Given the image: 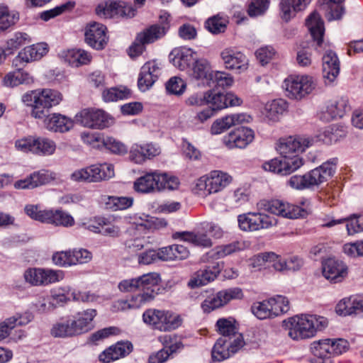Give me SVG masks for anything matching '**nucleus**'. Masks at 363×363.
Segmentation results:
<instances>
[{
    "label": "nucleus",
    "instance_id": "nucleus-21",
    "mask_svg": "<svg viewBox=\"0 0 363 363\" xmlns=\"http://www.w3.org/2000/svg\"><path fill=\"white\" fill-rule=\"evenodd\" d=\"M337 159L324 162L323 164L306 173L311 188L328 181L334 174Z\"/></svg>",
    "mask_w": 363,
    "mask_h": 363
},
{
    "label": "nucleus",
    "instance_id": "nucleus-51",
    "mask_svg": "<svg viewBox=\"0 0 363 363\" xmlns=\"http://www.w3.org/2000/svg\"><path fill=\"white\" fill-rule=\"evenodd\" d=\"M176 236L181 240L192 243L194 245L208 247L212 246L211 240L203 233L191 232L177 233Z\"/></svg>",
    "mask_w": 363,
    "mask_h": 363
},
{
    "label": "nucleus",
    "instance_id": "nucleus-18",
    "mask_svg": "<svg viewBox=\"0 0 363 363\" xmlns=\"http://www.w3.org/2000/svg\"><path fill=\"white\" fill-rule=\"evenodd\" d=\"M249 245V242L244 240H237L226 245H218L208 251L205 255L203 259L211 262L223 259L248 248Z\"/></svg>",
    "mask_w": 363,
    "mask_h": 363
},
{
    "label": "nucleus",
    "instance_id": "nucleus-59",
    "mask_svg": "<svg viewBox=\"0 0 363 363\" xmlns=\"http://www.w3.org/2000/svg\"><path fill=\"white\" fill-rule=\"evenodd\" d=\"M270 308L269 300H264L255 303L252 306V312L260 320L272 318L274 317Z\"/></svg>",
    "mask_w": 363,
    "mask_h": 363
},
{
    "label": "nucleus",
    "instance_id": "nucleus-32",
    "mask_svg": "<svg viewBox=\"0 0 363 363\" xmlns=\"http://www.w3.org/2000/svg\"><path fill=\"white\" fill-rule=\"evenodd\" d=\"M196 52L191 48H176L170 53L173 65L181 70L187 69L191 63L196 60Z\"/></svg>",
    "mask_w": 363,
    "mask_h": 363
},
{
    "label": "nucleus",
    "instance_id": "nucleus-61",
    "mask_svg": "<svg viewBox=\"0 0 363 363\" xmlns=\"http://www.w3.org/2000/svg\"><path fill=\"white\" fill-rule=\"evenodd\" d=\"M34 188L46 184L55 179V174L49 170L41 169L30 174Z\"/></svg>",
    "mask_w": 363,
    "mask_h": 363
},
{
    "label": "nucleus",
    "instance_id": "nucleus-20",
    "mask_svg": "<svg viewBox=\"0 0 363 363\" xmlns=\"http://www.w3.org/2000/svg\"><path fill=\"white\" fill-rule=\"evenodd\" d=\"M160 147L152 143L133 144L129 152L130 160L135 164H143L146 160H151L159 155Z\"/></svg>",
    "mask_w": 363,
    "mask_h": 363
},
{
    "label": "nucleus",
    "instance_id": "nucleus-22",
    "mask_svg": "<svg viewBox=\"0 0 363 363\" xmlns=\"http://www.w3.org/2000/svg\"><path fill=\"white\" fill-rule=\"evenodd\" d=\"M223 267V263H217L211 269L207 267L204 269H201L195 272L188 281L187 286L191 289H196L214 281L221 269Z\"/></svg>",
    "mask_w": 363,
    "mask_h": 363
},
{
    "label": "nucleus",
    "instance_id": "nucleus-64",
    "mask_svg": "<svg viewBox=\"0 0 363 363\" xmlns=\"http://www.w3.org/2000/svg\"><path fill=\"white\" fill-rule=\"evenodd\" d=\"M71 292V288L68 286L57 288L51 291L50 300L54 303V308L57 305H63L69 300L68 295Z\"/></svg>",
    "mask_w": 363,
    "mask_h": 363
},
{
    "label": "nucleus",
    "instance_id": "nucleus-25",
    "mask_svg": "<svg viewBox=\"0 0 363 363\" xmlns=\"http://www.w3.org/2000/svg\"><path fill=\"white\" fill-rule=\"evenodd\" d=\"M208 96H209L208 104H211L213 110L240 106L242 103V100L232 92L223 94L215 91H208Z\"/></svg>",
    "mask_w": 363,
    "mask_h": 363
},
{
    "label": "nucleus",
    "instance_id": "nucleus-10",
    "mask_svg": "<svg viewBox=\"0 0 363 363\" xmlns=\"http://www.w3.org/2000/svg\"><path fill=\"white\" fill-rule=\"evenodd\" d=\"M235 340H229L220 337L215 343L212 350V358L215 361H223L237 352L244 345L242 335H236Z\"/></svg>",
    "mask_w": 363,
    "mask_h": 363
},
{
    "label": "nucleus",
    "instance_id": "nucleus-29",
    "mask_svg": "<svg viewBox=\"0 0 363 363\" xmlns=\"http://www.w3.org/2000/svg\"><path fill=\"white\" fill-rule=\"evenodd\" d=\"M329 340H320L311 344L310 350L312 357L311 363H333V355L330 351Z\"/></svg>",
    "mask_w": 363,
    "mask_h": 363
},
{
    "label": "nucleus",
    "instance_id": "nucleus-8",
    "mask_svg": "<svg viewBox=\"0 0 363 363\" xmlns=\"http://www.w3.org/2000/svg\"><path fill=\"white\" fill-rule=\"evenodd\" d=\"M303 165V160L299 155H282L281 159L274 158L262 164L264 170L289 175Z\"/></svg>",
    "mask_w": 363,
    "mask_h": 363
},
{
    "label": "nucleus",
    "instance_id": "nucleus-48",
    "mask_svg": "<svg viewBox=\"0 0 363 363\" xmlns=\"http://www.w3.org/2000/svg\"><path fill=\"white\" fill-rule=\"evenodd\" d=\"M18 20L17 11L11 10L5 4H0V33L14 26Z\"/></svg>",
    "mask_w": 363,
    "mask_h": 363
},
{
    "label": "nucleus",
    "instance_id": "nucleus-7",
    "mask_svg": "<svg viewBox=\"0 0 363 363\" xmlns=\"http://www.w3.org/2000/svg\"><path fill=\"white\" fill-rule=\"evenodd\" d=\"M239 228L245 232H254L274 226L277 220L265 213H247L238 217Z\"/></svg>",
    "mask_w": 363,
    "mask_h": 363
},
{
    "label": "nucleus",
    "instance_id": "nucleus-53",
    "mask_svg": "<svg viewBox=\"0 0 363 363\" xmlns=\"http://www.w3.org/2000/svg\"><path fill=\"white\" fill-rule=\"evenodd\" d=\"M132 223L138 230H149L157 228L159 220L155 217L143 214L141 216H135L132 218Z\"/></svg>",
    "mask_w": 363,
    "mask_h": 363
},
{
    "label": "nucleus",
    "instance_id": "nucleus-63",
    "mask_svg": "<svg viewBox=\"0 0 363 363\" xmlns=\"http://www.w3.org/2000/svg\"><path fill=\"white\" fill-rule=\"evenodd\" d=\"M269 0H252L247 8V13L251 17L264 14L269 6Z\"/></svg>",
    "mask_w": 363,
    "mask_h": 363
},
{
    "label": "nucleus",
    "instance_id": "nucleus-17",
    "mask_svg": "<svg viewBox=\"0 0 363 363\" xmlns=\"http://www.w3.org/2000/svg\"><path fill=\"white\" fill-rule=\"evenodd\" d=\"M220 57L227 69L244 72L248 68V60L241 52L233 48H226L220 52Z\"/></svg>",
    "mask_w": 363,
    "mask_h": 363
},
{
    "label": "nucleus",
    "instance_id": "nucleus-2",
    "mask_svg": "<svg viewBox=\"0 0 363 363\" xmlns=\"http://www.w3.org/2000/svg\"><path fill=\"white\" fill-rule=\"evenodd\" d=\"M290 323L289 336L293 340H300L315 336L317 332L327 328L328 321L323 316L302 314L291 318Z\"/></svg>",
    "mask_w": 363,
    "mask_h": 363
},
{
    "label": "nucleus",
    "instance_id": "nucleus-52",
    "mask_svg": "<svg viewBox=\"0 0 363 363\" xmlns=\"http://www.w3.org/2000/svg\"><path fill=\"white\" fill-rule=\"evenodd\" d=\"M287 108V103L283 99H275L267 104L265 106L266 117L272 121L279 119Z\"/></svg>",
    "mask_w": 363,
    "mask_h": 363
},
{
    "label": "nucleus",
    "instance_id": "nucleus-36",
    "mask_svg": "<svg viewBox=\"0 0 363 363\" xmlns=\"http://www.w3.org/2000/svg\"><path fill=\"white\" fill-rule=\"evenodd\" d=\"M99 225H101V234L113 238H119L124 230V220L121 218H101Z\"/></svg>",
    "mask_w": 363,
    "mask_h": 363
},
{
    "label": "nucleus",
    "instance_id": "nucleus-39",
    "mask_svg": "<svg viewBox=\"0 0 363 363\" xmlns=\"http://www.w3.org/2000/svg\"><path fill=\"white\" fill-rule=\"evenodd\" d=\"M22 67H15L14 71L7 73L3 79V84L8 87H13L23 84H32L34 82L33 76Z\"/></svg>",
    "mask_w": 363,
    "mask_h": 363
},
{
    "label": "nucleus",
    "instance_id": "nucleus-58",
    "mask_svg": "<svg viewBox=\"0 0 363 363\" xmlns=\"http://www.w3.org/2000/svg\"><path fill=\"white\" fill-rule=\"evenodd\" d=\"M52 260L55 265L62 267L74 265L72 250L54 252L52 256Z\"/></svg>",
    "mask_w": 363,
    "mask_h": 363
},
{
    "label": "nucleus",
    "instance_id": "nucleus-40",
    "mask_svg": "<svg viewBox=\"0 0 363 363\" xmlns=\"http://www.w3.org/2000/svg\"><path fill=\"white\" fill-rule=\"evenodd\" d=\"M323 72L325 78L333 82L340 73V62L337 55L327 52L323 57Z\"/></svg>",
    "mask_w": 363,
    "mask_h": 363
},
{
    "label": "nucleus",
    "instance_id": "nucleus-11",
    "mask_svg": "<svg viewBox=\"0 0 363 363\" xmlns=\"http://www.w3.org/2000/svg\"><path fill=\"white\" fill-rule=\"evenodd\" d=\"M266 210L272 214L290 219L304 218L308 213L306 208L277 199L269 201Z\"/></svg>",
    "mask_w": 363,
    "mask_h": 363
},
{
    "label": "nucleus",
    "instance_id": "nucleus-28",
    "mask_svg": "<svg viewBox=\"0 0 363 363\" xmlns=\"http://www.w3.org/2000/svg\"><path fill=\"white\" fill-rule=\"evenodd\" d=\"M44 125L50 131L65 133L74 126V122L68 117L58 113L45 114Z\"/></svg>",
    "mask_w": 363,
    "mask_h": 363
},
{
    "label": "nucleus",
    "instance_id": "nucleus-13",
    "mask_svg": "<svg viewBox=\"0 0 363 363\" xmlns=\"http://www.w3.org/2000/svg\"><path fill=\"white\" fill-rule=\"evenodd\" d=\"M48 52V45L45 43L33 44L25 47L12 61L13 67H24L28 63L38 60Z\"/></svg>",
    "mask_w": 363,
    "mask_h": 363
},
{
    "label": "nucleus",
    "instance_id": "nucleus-62",
    "mask_svg": "<svg viewBox=\"0 0 363 363\" xmlns=\"http://www.w3.org/2000/svg\"><path fill=\"white\" fill-rule=\"evenodd\" d=\"M44 269L30 268L24 273V279L26 282L33 286H43Z\"/></svg>",
    "mask_w": 363,
    "mask_h": 363
},
{
    "label": "nucleus",
    "instance_id": "nucleus-26",
    "mask_svg": "<svg viewBox=\"0 0 363 363\" xmlns=\"http://www.w3.org/2000/svg\"><path fill=\"white\" fill-rule=\"evenodd\" d=\"M133 349V344L129 341L118 342L105 350L99 355V360L104 363L117 360L128 355Z\"/></svg>",
    "mask_w": 363,
    "mask_h": 363
},
{
    "label": "nucleus",
    "instance_id": "nucleus-4",
    "mask_svg": "<svg viewBox=\"0 0 363 363\" xmlns=\"http://www.w3.org/2000/svg\"><path fill=\"white\" fill-rule=\"evenodd\" d=\"M115 175L112 164H95L74 171L70 174V179L75 182H100L108 180Z\"/></svg>",
    "mask_w": 363,
    "mask_h": 363
},
{
    "label": "nucleus",
    "instance_id": "nucleus-50",
    "mask_svg": "<svg viewBox=\"0 0 363 363\" xmlns=\"http://www.w3.org/2000/svg\"><path fill=\"white\" fill-rule=\"evenodd\" d=\"M34 143L33 154L40 156H50L55 152L56 144L51 139L43 137L34 138Z\"/></svg>",
    "mask_w": 363,
    "mask_h": 363
},
{
    "label": "nucleus",
    "instance_id": "nucleus-31",
    "mask_svg": "<svg viewBox=\"0 0 363 363\" xmlns=\"http://www.w3.org/2000/svg\"><path fill=\"white\" fill-rule=\"evenodd\" d=\"M161 279L160 275L155 272L143 274L138 277V289L144 293L152 296V300L159 294L160 283Z\"/></svg>",
    "mask_w": 363,
    "mask_h": 363
},
{
    "label": "nucleus",
    "instance_id": "nucleus-9",
    "mask_svg": "<svg viewBox=\"0 0 363 363\" xmlns=\"http://www.w3.org/2000/svg\"><path fill=\"white\" fill-rule=\"evenodd\" d=\"M244 294L242 289L232 287L223 289L215 295L207 297L201 303V308L205 313L223 307L234 300H242Z\"/></svg>",
    "mask_w": 363,
    "mask_h": 363
},
{
    "label": "nucleus",
    "instance_id": "nucleus-33",
    "mask_svg": "<svg viewBox=\"0 0 363 363\" xmlns=\"http://www.w3.org/2000/svg\"><path fill=\"white\" fill-rule=\"evenodd\" d=\"M169 28L168 22L162 24H154L140 32L137 35V41L143 43H152L164 37Z\"/></svg>",
    "mask_w": 363,
    "mask_h": 363
},
{
    "label": "nucleus",
    "instance_id": "nucleus-60",
    "mask_svg": "<svg viewBox=\"0 0 363 363\" xmlns=\"http://www.w3.org/2000/svg\"><path fill=\"white\" fill-rule=\"evenodd\" d=\"M102 147H104L114 154L121 155L127 152L126 146L111 136H104Z\"/></svg>",
    "mask_w": 363,
    "mask_h": 363
},
{
    "label": "nucleus",
    "instance_id": "nucleus-30",
    "mask_svg": "<svg viewBox=\"0 0 363 363\" xmlns=\"http://www.w3.org/2000/svg\"><path fill=\"white\" fill-rule=\"evenodd\" d=\"M59 56L69 65L78 67L81 65H88L92 60L91 55L82 49H70L62 50Z\"/></svg>",
    "mask_w": 363,
    "mask_h": 363
},
{
    "label": "nucleus",
    "instance_id": "nucleus-43",
    "mask_svg": "<svg viewBox=\"0 0 363 363\" xmlns=\"http://www.w3.org/2000/svg\"><path fill=\"white\" fill-rule=\"evenodd\" d=\"M182 324V317L169 311H162L157 330L160 331H171L178 328Z\"/></svg>",
    "mask_w": 363,
    "mask_h": 363
},
{
    "label": "nucleus",
    "instance_id": "nucleus-15",
    "mask_svg": "<svg viewBox=\"0 0 363 363\" xmlns=\"http://www.w3.org/2000/svg\"><path fill=\"white\" fill-rule=\"evenodd\" d=\"M106 27L97 22H91L85 28V42L96 50H102L107 45Z\"/></svg>",
    "mask_w": 363,
    "mask_h": 363
},
{
    "label": "nucleus",
    "instance_id": "nucleus-41",
    "mask_svg": "<svg viewBox=\"0 0 363 363\" xmlns=\"http://www.w3.org/2000/svg\"><path fill=\"white\" fill-rule=\"evenodd\" d=\"M31 320L30 314L10 317L0 323V341L8 337L18 325H25Z\"/></svg>",
    "mask_w": 363,
    "mask_h": 363
},
{
    "label": "nucleus",
    "instance_id": "nucleus-54",
    "mask_svg": "<svg viewBox=\"0 0 363 363\" xmlns=\"http://www.w3.org/2000/svg\"><path fill=\"white\" fill-rule=\"evenodd\" d=\"M96 13L104 18L119 17L118 1H106L99 4L96 8Z\"/></svg>",
    "mask_w": 363,
    "mask_h": 363
},
{
    "label": "nucleus",
    "instance_id": "nucleus-16",
    "mask_svg": "<svg viewBox=\"0 0 363 363\" xmlns=\"http://www.w3.org/2000/svg\"><path fill=\"white\" fill-rule=\"evenodd\" d=\"M162 64L156 60L148 61L141 67L138 86L140 90L145 91L157 80L162 73Z\"/></svg>",
    "mask_w": 363,
    "mask_h": 363
},
{
    "label": "nucleus",
    "instance_id": "nucleus-37",
    "mask_svg": "<svg viewBox=\"0 0 363 363\" xmlns=\"http://www.w3.org/2000/svg\"><path fill=\"white\" fill-rule=\"evenodd\" d=\"M347 135V126L341 124H333L320 133L318 138L323 143L333 145L344 139Z\"/></svg>",
    "mask_w": 363,
    "mask_h": 363
},
{
    "label": "nucleus",
    "instance_id": "nucleus-19",
    "mask_svg": "<svg viewBox=\"0 0 363 363\" xmlns=\"http://www.w3.org/2000/svg\"><path fill=\"white\" fill-rule=\"evenodd\" d=\"M96 315V310L87 309L79 312L72 318L67 320L73 336L89 331L92 328L91 322Z\"/></svg>",
    "mask_w": 363,
    "mask_h": 363
},
{
    "label": "nucleus",
    "instance_id": "nucleus-23",
    "mask_svg": "<svg viewBox=\"0 0 363 363\" xmlns=\"http://www.w3.org/2000/svg\"><path fill=\"white\" fill-rule=\"evenodd\" d=\"M350 109V107L347 98H337L327 103L325 110L321 113L320 118L325 121L342 118Z\"/></svg>",
    "mask_w": 363,
    "mask_h": 363
},
{
    "label": "nucleus",
    "instance_id": "nucleus-35",
    "mask_svg": "<svg viewBox=\"0 0 363 363\" xmlns=\"http://www.w3.org/2000/svg\"><path fill=\"white\" fill-rule=\"evenodd\" d=\"M335 311L340 315H350L363 312V297L352 296L342 299L336 306Z\"/></svg>",
    "mask_w": 363,
    "mask_h": 363
},
{
    "label": "nucleus",
    "instance_id": "nucleus-1",
    "mask_svg": "<svg viewBox=\"0 0 363 363\" xmlns=\"http://www.w3.org/2000/svg\"><path fill=\"white\" fill-rule=\"evenodd\" d=\"M63 100L60 91L53 89H38L24 94L22 101L32 107L31 116L35 118L43 119L46 112L59 105Z\"/></svg>",
    "mask_w": 363,
    "mask_h": 363
},
{
    "label": "nucleus",
    "instance_id": "nucleus-42",
    "mask_svg": "<svg viewBox=\"0 0 363 363\" xmlns=\"http://www.w3.org/2000/svg\"><path fill=\"white\" fill-rule=\"evenodd\" d=\"M347 222L346 228L349 235H354L363 232V216L353 215L349 218L332 220L330 222L323 224L325 227L330 228L337 224Z\"/></svg>",
    "mask_w": 363,
    "mask_h": 363
},
{
    "label": "nucleus",
    "instance_id": "nucleus-56",
    "mask_svg": "<svg viewBox=\"0 0 363 363\" xmlns=\"http://www.w3.org/2000/svg\"><path fill=\"white\" fill-rule=\"evenodd\" d=\"M228 21L226 18L219 15L209 18L205 23L206 29L213 34L223 33L227 27Z\"/></svg>",
    "mask_w": 363,
    "mask_h": 363
},
{
    "label": "nucleus",
    "instance_id": "nucleus-46",
    "mask_svg": "<svg viewBox=\"0 0 363 363\" xmlns=\"http://www.w3.org/2000/svg\"><path fill=\"white\" fill-rule=\"evenodd\" d=\"M235 323V319L233 318H219L216 323V331L221 335V337H225L229 340H235L236 335L241 334L238 332Z\"/></svg>",
    "mask_w": 363,
    "mask_h": 363
},
{
    "label": "nucleus",
    "instance_id": "nucleus-24",
    "mask_svg": "<svg viewBox=\"0 0 363 363\" xmlns=\"http://www.w3.org/2000/svg\"><path fill=\"white\" fill-rule=\"evenodd\" d=\"M323 274L330 281L340 282L347 274V267L343 262L330 258L323 264Z\"/></svg>",
    "mask_w": 363,
    "mask_h": 363
},
{
    "label": "nucleus",
    "instance_id": "nucleus-14",
    "mask_svg": "<svg viewBox=\"0 0 363 363\" xmlns=\"http://www.w3.org/2000/svg\"><path fill=\"white\" fill-rule=\"evenodd\" d=\"M255 139V132L252 129L240 126L231 130L224 136V145L229 149L245 148Z\"/></svg>",
    "mask_w": 363,
    "mask_h": 363
},
{
    "label": "nucleus",
    "instance_id": "nucleus-5",
    "mask_svg": "<svg viewBox=\"0 0 363 363\" xmlns=\"http://www.w3.org/2000/svg\"><path fill=\"white\" fill-rule=\"evenodd\" d=\"M282 86L289 98L301 100L312 93L316 82L310 75H290L284 79Z\"/></svg>",
    "mask_w": 363,
    "mask_h": 363
},
{
    "label": "nucleus",
    "instance_id": "nucleus-49",
    "mask_svg": "<svg viewBox=\"0 0 363 363\" xmlns=\"http://www.w3.org/2000/svg\"><path fill=\"white\" fill-rule=\"evenodd\" d=\"M256 259L259 264L272 263L277 271L288 270L286 259L274 252H264L257 255Z\"/></svg>",
    "mask_w": 363,
    "mask_h": 363
},
{
    "label": "nucleus",
    "instance_id": "nucleus-6",
    "mask_svg": "<svg viewBox=\"0 0 363 363\" xmlns=\"http://www.w3.org/2000/svg\"><path fill=\"white\" fill-rule=\"evenodd\" d=\"M76 121L84 127L101 130L113 123V118L101 109L88 108L77 113Z\"/></svg>",
    "mask_w": 363,
    "mask_h": 363
},
{
    "label": "nucleus",
    "instance_id": "nucleus-57",
    "mask_svg": "<svg viewBox=\"0 0 363 363\" xmlns=\"http://www.w3.org/2000/svg\"><path fill=\"white\" fill-rule=\"evenodd\" d=\"M159 341L169 350L170 355L182 349L183 344L176 335H163L158 337Z\"/></svg>",
    "mask_w": 363,
    "mask_h": 363
},
{
    "label": "nucleus",
    "instance_id": "nucleus-38",
    "mask_svg": "<svg viewBox=\"0 0 363 363\" xmlns=\"http://www.w3.org/2000/svg\"><path fill=\"white\" fill-rule=\"evenodd\" d=\"M306 26L313 40L316 42L318 47H320L323 43L325 28L320 14L315 11L313 12L306 20Z\"/></svg>",
    "mask_w": 363,
    "mask_h": 363
},
{
    "label": "nucleus",
    "instance_id": "nucleus-47",
    "mask_svg": "<svg viewBox=\"0 0 363 363\" xmlns=\"http://www.w3.org/2000/svg\"><path fill=\"white\" fill-rule=\"evenodd\" d=\"M345 0H320L328 21L339 20L344 13L342 4Z\"/></svg>",
    "mask_w": 363,
    "mask_h": 363
},
{
    "label": "nucleus",
    "instance_id": "nucleus-3",
    "mask_svg": "<svg viewBox=\"0 0 363 363\" xmlns=\"http://www.w3.org/2000/svg\"><path fill=\"white\" fill-rule=\"evenodd\" d=\"M233 181V177L226 172L214 170L199 178L192 189L194 194L206 198L211 194L223 190Z\"/></svg>",
    "mask_w": 363,
    "mask_h": 363
},
{
    "label": "nucleus",
    "instance_id": "nucleus-55",
    "mask_svg": "<svg viewBox=\"0 0 363 363\" xmlns=\"http://www.w3.org/2000/svg\"><path fill=\"white\" fill-rule=\"evenodd\" d=\"M271 306V311L273 317L286 313L289 311V301L287 298L283 296H276L269 299Z\"/></svg>",
    "mask_w": 363,
    "mask_h": 363
},
{
    "label": "nucleus",
    "instance_id": "nucleus-34",
    "mask_svg": "<svg viewBox=\"0 0 363 363\" xmlns=\"http://www.w3.org/2000/svg\"><path fill=\"white\" fill-rule=\"evenodd\" d=\"M311 0H280L279 9L281 18L289 21L295 16L296 13L304 10Z\"/></svg>",
    "mask_w": 363,
    "mask_h": 363
},
{
    "label": "nucleus",
    "instance_id": "nucleus-45",
    "mask_svg": "<svg viewBox=\"0 0 363 363\" xmlns=\"http://www.w3.org/2000/svg\"><path fill=\"white\" fill-rule=\"evenodd\" d=\"M214 71L212 70L210 62L206 59H196L193 64L192 76L196 79L205 81L211 84Z\"/></svg>",
    "mask_w": 363,
    "mask_h": 363
},
{
    "label": "nucleus",
    "instance_id": "nucleus-12",
    "mask_svg": "<svg viewBox=\"0 0 363 363\" xmlns=\"http://www.w3.org/2000/svg\"><path fill=\"white\" fill-rule=\"evenodd\" d=\"M312 145V140L301 136H289L279 140L277 150L282 155H299Z\"/></svg>",
    "mask_w": 363,
    "mask_h": 363
},
{
    "label": "nucleus",
    "instance_id": "nucleus-27",
    "mask_svg": "<svg viewBox=\"0 0 363 363\" xmlns=\"http://www.w3.org/2000/svg\"><path fill=\"white\" fill-rule=\"evenodd\" d=\"M157 172L146 173L138 178L133 184L135 191L142 194H150L161 191V184Z\"/></svg>",
    "mask_w": 363,
    "mask_h": 363
},
{
    "label": "nucleus",
    "instance_id": "nucleus-44",
    "mask_svg": "<svg viewBox=\"0 0 363 363\" xmlns=\"http://www.w3.org/2000/svg\"><path fill=\"white\" fill-rule=\"evenodd\" d=\"M45 223L52 224L55 226L72 227L74 225V218L68 213L57 209H48Z\"/></svg>",
    "mask_w": 363,
    "mask_h": 363
}]
</instances>
